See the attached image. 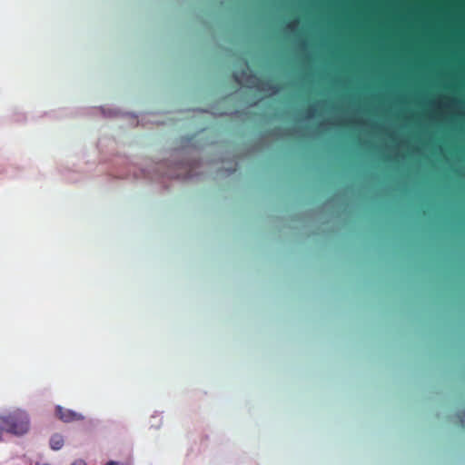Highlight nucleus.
I'll return each instance as SVG.
<instances>
[{
  "mask_svg": "<svg viewBox=\"0 0 465 465\" xmlns=\"http://www.w3.org/2000/svg\"><path fill=\"white\" fill-rule=\"evenodd\" d=\"M457 416L460 420V425L461 427H465V410L461 411H459L457 413Z\"/></svg>",
  "mask_w": 465,
  "mask_h": 465,
  "instance_id": "20",
  "label": "nucleus"
},
{
  "mask_svg": "<svg viewBox=\"0 0 465 465\" xmlns=\"http://www.w3.org/2000/svg\"><path fill=\"white\" fill-rule=\"evenodd\" d=\"M84 157L87 158V157H88V155H87V154H85V153H84Z\"/></svg>",
  "mask_w": 465,
  "mask_h": 465,
  "instance_id": "29",
  "label": "nucleus"
},
{
  "mask_svg": "<svg viewBox=\"0 0 465 465\" xmlns=\"http://www.w3.org/2000/svg\"><path fill=\"white\" fill-rule=\"evenodd\" d=\"M417 153H421V150L418 148V149H417Z\"/></svg>",
  "mask_w": 465,
  "mask_h": 465,
  "instance_id": "27",
  "label": "nucleus"
},
{
  "mask_svg": "<svg viewBox=\"0 0 465 465\" xmlns=\"http://www.w3.org/2000/svg\"><path fill=\"white\" fill-rule=\"evenodd\" d=\"M310 136L313 137V136H314V133H313V132H312V133H311V134H310Z\"/></svg>",
  "mask_w": 465,
  "mask_h": 465,
  "instance_id": "28",
  "label": "nucleus"
},
{
  "mask_svg": "<svg viewBox=\"0 0 465 465\" xmlns=\"http://www.w3.org/2000/svg\"><path fill=\"white\" fill-rule=\"evenodd\" d=\"M106 465H119V462L116 460H110L106 463Z\"/></svg>",
  "mask_w": 465,
  "mask_h": 465,
  "instance_id": "23",
  "label": "nucleus"
},
{
  "mask_svg": "<svg viewBox=\"0 0 465 465\" xmlns=\"http://www.w3.org/2000/svg\"><path fill=\"white\" fill-rule=\"evenodd\" d=\"M64 444V438L61 434L54 433L50 437L49 445L51 450H59Z\"/></svg>",
  "mask_w": 465,
  "mask_h": 465,
  "instance_id": "11",
  "label": "nucleus"
},
{
  "mask_svg": "<svg viewBox=\"0 0 465 465\" xmlns=\"http://www.w3.org/2000/svg\"><path fill=\"white\" fill-rule=\"evenodd\" d=\"M163 424V416L159 415L157 411H155L150 419V427L153 429H159Z\"/></svg>",
  "mask_w": 465,
  "mask_h": 465,
  "instance_id": "13",
  "label": "nucleus"
},
{
  "mask_svg": "<svg viewBox=\"0 0 465 465\" xmlns=\"http://www.w3.org/2000/svg\"><path fill=\"white\" fill-rule=\"evenodd\" d=\"M252 84H254L253 89L269 94L270 96L278 94L281 91V86L276 84H272L270 80L263 81L258 76H251Z\"/></svg>",
  "mask_w": 465,
  "mask_h": 465,
  "instance_id": "5",
  "label": "nucleus"
},
{
  "mask_svg": "<svg viewBox=\"0 0 465 465\" xmlns=\"http://www.w3.org/2000/svg\"><path fill=\"white\" fill-rule=\"evenodd\" d=\"M95 110H99L102 115L105 118H115V117H126L130 116L132 118H136L138 116L135 113L131 112H123L117 107L114 106H98L94 108Z\"/></svg>",
  "mask_w": 465,
  "mask_h": 465,
  "instance_id": "7",
  "label": "nucleus"
},
{
  "mask_svg": "<svg viewBox=\"0 0 465 465\" xmlns=\"http://www.w3.org/2000/svg\"><path fill=\"white\" fill-rule=\"evenodd\" d=\"M331 203V200L327 201V202L323 204L322 209H326V208H328V207H329V205H330Z\"/></svg>",
  "mask_w": 465,
  "mask_h": 465,
  "instance_id": "24",
  "label": "nucleus"
},
{
  "mask_svg": "<svg viewBox=\"0 0 465 465\" xmlns=\"http://www.w3.org/2000/svg\"><path fill=\"white\" fill-rule=\"evenodd\" d=\"M301 20L300 18H295L292 21L288 22L284 26V33L287 35H296L299 31Z\"/></svg>",
  "mask_w": 465,
  "mask_h": 465,
  "instance_id": "12",
  "label": "nucleus"
},
{
  "mask_svg": "<svg viewBox=\"0 0 465 465\" xmlns=\"http://www.w3.org/2000/svg\"><path fill=\"white\" fill-rule=\"evenodd\" d=\"M26 119L25 114L20 111H15L11 114V120L17 124L25 123Z\"/></svg>",
  "mask_w": 465,
  "mask_h": 465,
  "instance_id": "14",
  "label": "nucleus"
},
{
  "mask_svg": "<svg viewBox=\"0 0 465 465\" xmlns=\"http://www.w3.org/2000/svg\"><path fill=\"white\" fill-rule=\"evenodd\" d=\"M423 102L426 103L430 109L432 110H440L444 108L452 109L458 112L460 114L465 116V104L459 98H451L448 102H443L440 99L436 100H428V98H424Z\"/></svg>",
  "mask_w": 465,
  "mask_h": 465,
  "instance_id": "4",
  "label": "nucleus"
},
{
  "mask_svg": "<svg viewBox=\"0 0 465 465\" xmlns=\"http://www.w3.org/2000/svg\"><path fill=\"white\" fill-rule=\"evenodd\" d=\"M234 166L233 167H230V168H223L222 170L219 171L218 174L219 175H222V176H230L232 175V173H234L237 170V167H238V163L237 161L234 159Z\"/></svg>",
  "mask_w": 465,
  "mask_h": 465,
  "instance_id": "15",
  "label": "nucleus"
},
{
  "mask_svg": "<svg viewBox=\"0 0 465 465\" xmlns=\"http://www.w3.org/2000/svg\"><path fill=\"white\" fill-rule=\"evenodd\" d=\"M55 414L64 423L84 420V416L82 413L71 409H65L61 405L55 406Z\"/></svg>",
  "mask_w": 465,
  "mask_h": 465,
  "instance_id": "6",
  "label": "nucleus"
},
{
  "mask_svg": "<svg viewBox=\"0 0 465 465\" xmlns=\"http://www.w3.org/2000/svg\"><path fill=\"white\" fill-rule=\"evenodd\" d=\"M212 114H216V115H220V116H223V115L238 116L241 113H240L239 110H233V111H231V112H220V113L213 112Z\"/></svg>",
  "mask_w": 465,
  "mask_h": 465,
  "instance_id": "17",
  "label": "nucleus"
},
{
  "mask_svg": "<svg viewBox=\"0 0 465 465\" xmlns=\"http://www.w3.org/2000/svg\"><path fill=\"white\" fill-rule=\"evenodd\" d=\"M225 160H226V158H225V157H223V156H222V157H220V158L218 159V161H221V162H224Z\"/></svg>",
  "mask_w": 465,
  "mask_h": 465,
  "instance_id": "26",
  "label": "nucleus"
},
{
  "mask_svg": "<svg viewBox=\"0 0 465 465\" xmlns=\"http://www.w3.org/2000/svg\"><path fill=\"white\" fill-rule=\"evenodd\" d=\"M199 144L196 136L182 139V147L171 152L168 159L154 162L129 156H116L117 142L108 134H102L95 143L96 157L94 163L104 165L112 162L106 168L107 174L116 179L143 181L168 189L173 180L187 181L198 178L203 161L199 159Z\"/></svg>",
  "mask_w": 465,
  "mask_h": 465,
  "instance_id": "1",
  "label": "nucleus"
},
{
  "mask_svg": "<svg viewBox=\"0 0 465 465\" xmlns=\"http://www.w3.org/2000/svg\"><path fill=\"white\" fill-rule=\"evenodd\" d=\"M71 465H86L84 460H78L77 461L73 462Z\"/></svg>",
  "mask_w": 465,
  "mask_h": 465,
  "instance_id": "22",
  "label": "nucleus"
},
{
  "mask_svg": "<svg viewBox=\"0 0 465 465\" xmlns=\"http://www.w3.org/2000/svg\"><path fill=\"white\" fill-rule=\"evenodd\" d=\"M295 46L298 51L302 52L304 54V57L307 60L312 59L313 54L311 49V43L309 40L302 37H298L295 40Z\"/></svg>",
  "mask_w": 465,
  "mask_h": 465,
  "instance_id": "9",
  "label": "nucleus"
},
{
  "mask_svg": "<svg viewBox=\"0 0 465 465\" xmlns=\"http://www.w3.org/2000/svg\"><path fill=\"white\" fill-rule=\"evenodd\" d=\"M333 84L336 85V86H347L348 84V82L345 81V80H342L341 78L340 77H336L334 80H333Z\"/></svg>",
  "mask_w": 465,
  "mask_h": 465,
  "instance_id": "19",
  "label": "nucleus"
},
{
  "mask_svg": "<svg viewBox=\"0 0 465 465\" xmlns=\"http://www.w3.org/2000/svg\"><path fill=\"white\" fill-rule=\"evenodd\" d=\"M335 123L331 120H325L319 124V128L324 131H327L330 129L331 126L334 125Z\"/></svg>",
  "mask_w": 465,
  "mask_h": 465,
  "instance_id": "16",
  "label": "nucleus"
},
{
  "mask_svg": "<svg viewBox=\"0 0 465 465\" xmlns=\"http://www.w3.org/2000/svg\"><path fill=\"white\" fill-rule=\"evenodd\" d=\"M30 428V419L26 412L16 411L0 417V430L15 436L27 433Z\"/></svg>",
  "mask_w": 465,
  "mask_h": 465,
  "instance_id": "2",
  "label": "nucleus"
},
{
  "mask_svg": "<svg viewBox=\"0 0 465 465\" xmlns=\"http://www.w3.org/2000/svg\"><path fill=\"white\" fill-rule=\"evenodd\" d=\"M327 104H328L327 101L322 100V101H319V102L310 105L304 114V120L309 121V120L313 119L318 113V107L320 105H325Z\"/></svg>",
  "mask_w": 465,
  "mask_h": 465,
  "instance_id": "10",
  "label": "nucleus"
},
{
  "mask_svg": "<svg viewBox=\"0 0 465 465\" xmlns=\"http://www.w3.org/2000/svg\"><path fill=\"white\" fill-rule=\"evenodd\" d=\"M395 102L400 104H406V97L404 95H399L396 98Z\"/></svg>",
  "mask_w": 465,
  "mask_h": 465,
  "instance_id": "21",
  "label": "nucleus"
},
{
  "mask_svg": "<svg viewBox=\"0 0 465 465\" xmlns=\"http://www.w3.org/2000/svg\"><path fill=\"white\" fill-rule=\"evenodd\" d=\"M338 119L341 123L352 124L361 128L369 126L373 130L384 132L391 139L394 141L398 140L399 138L398 134L394 130H391V124H381L377 121L371 119H360L354 116H350L348 114L339 115Z\"/></svg>",
  "mask_w": 465,
  "mask_h": 465,
  "instance_id": "3",
  "label": "nucleus"
},
{
  "mask_svg": "<svg viewBox=\"0 0 465 465\" xmlns=\"http://www.w3.org/2000/svg\"><path fill=\"white\" fill-rule=\"evenodd\" d=\"M355 113H356L357 114H359L361 113V108H360V107L356 108V109H355Z\"/></svg>",
  "mask_w": 465,
  "mask_h": 465,
  "instance_id": "25",
  "label": "nucleus"
},
{
  "mask_svg": "<svg viewBox=\"0 0 465 465\" xmlns=\"http://www.w3.org/2000/svg\"><path fill=\"white\" fill-rule=\"evenodd\" d=\"M251 76H257L252 70L250 69L246 63V69L242 71H236L233 73V78L239 84H244L249 88H253L254 84H252Z\"/></svg>",
  "mask_w": 465,
  "mask_h": 465,
  "instance_id": "8",
  "label": "nucleus"
},
{
  "mask_svg": "<svg viewBox=\"0 0 465 465\" xmlns=\"http://www.w3.org/2000/svg\"><path fill=\"white\" fill-rule=\"evenodd\" d=\"M391 160L405 161V156L400 153L399 150H395Z\"/></svg>",
  "mask_w": 465,
  "mask_h": 465,
  "instance_id": "18",
  "label": "nucleus"
}]
</instances>
